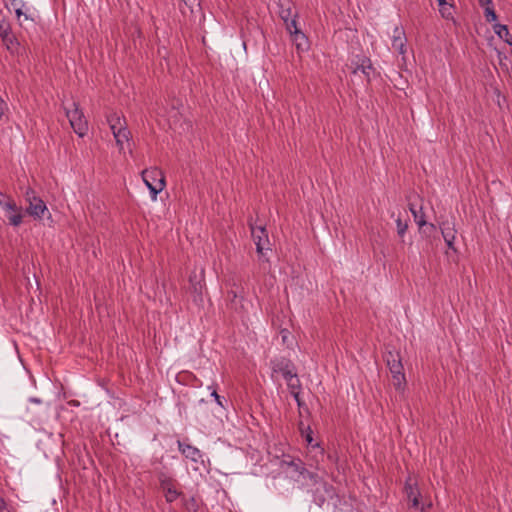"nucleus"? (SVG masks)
Wrapping results in <instances>:
<instances>
[{
  "mask_svg": "<svg viewBox=\"0 0 512 512\" xmlns=\"http://www.w3.org/2000/svg\"><path fill=\"white\" fill-rule=\"evenodd\" d=\"M0 208L3 210L9 225L18 227L22 224L24 218L23 208L18 205L13 198L0 192Z\"/></svg>",
  "mask_w": 512,
  "mask_h": 512,
  "instance_id": "1",
  "label": "nucleus"
},
{
  "mask_svg": "<svg viewBox=\"0 0 512 512\" xmlns=\"http://www.w3.org/2000/svg\"><path fill=\"white\" fill-rule=\"evenodd\" d=\"M107 122L115 138L116 145L120 151L124 150V144L130 140V131L126 127V121L117 113H111L107 116Z\"/></svg>",
  "mask_w": 512,
  "mask_h": 512,
  "instance_id": "2",
  "label": "nucleus"
},
{
  "mask_svg": "<svg viewBox=\"0 0 512 512\" xmlns=\"http://www.w3.org/2000/svg\"><path fill=\"white\" fill-rule=\"evenodd\" d=\"M142 179L151 193L152 200L165 188V176L161 169L151 167L142 171Z\"/></svg>",
  "mask_w": 512,
  "mask_h": 512,
  "instance_id": "3",
  "label": "nucleus"
},
{
  "mask_svg": "<svg viewBox=\"0 0 512 512\" xmlns=\"http://www.w3.org/2000/svg\"><path fill=\"white\" fill-rule=\"evenodd\" d=\"M65 110L66 116L74 132L80 137L85 136L88 130V123L77 103L72 102L69 106L65 107Z\"/></svg>",
  "mask_w": 512,
  "mask_h": 512,
  "instance_id": "4",
  "label": "nucleus"
},
{
  "mask_svg": "<svg viewBox=\"0 0 512 512\" xmlns=\"http://www.w3.org/2000/svg\"><path fill=\"white\" fill-rule=\"evenodd\" d=\"M24 196L26 202L28 203L26 213H28L34 219H42L45 211H47L45 202L36 195L32 188H27Z\"/></svg>",
  "mask_w": 512,
  "mask_h": 512,
  "instance_id": "5",
  "label": "nucleus"
},
{
  "mask_svg": "<svg viewBox=\"0 0 512 512\" xmlns=\"http://www.w3.org/2000/svg\"><path fill=\"white\" fill-rule=\"evenodd\" d=\"M303 480H309L311 485L317 486L315 493V501L319 504L325 501V495L332 493V487L328 485L323 479L314 472L306 470L305 478Z\"/></svg>",
  "mask_w": 512,
  "mask_h": 512,
  "instance_id": "6",
  "label": "nucleus"
},
{
  "mask_svg": "<svg viewBox=\"0 0 512 512\" xmlns=\"http://www.w3.org/2000/svg\"><path fill=\"white\" fill-rule=\"evenodd\" d=\"M0 38L10 54L18 52L20 43L12 32L10 22L5 19L0 21Z\"/></svg>",
  "mask_w": 512,
  "mask_h": 512,
  "instance_id": "7",
  "label": "nucleus"
},
{
  "mask_svg": "<svg viewBox=\"0 0 512 512\" xmlns=\"http://www.w3.org/2000/svg\"><path fill=\"white\" fill-rule=\"evenodd\" d=\"M157 478L160 487L165 492L166 501L168 503L174 502L181 495V493L178 492L175 488L176 480L172 476L163 471H160L157 474Z\"/></svg>",
  "mask_w": 512,
  "mask_h": 512,
  "instance_id": "8",
  "label": "nucleus"
},
{
  "mask_svg": "<svg viewBox=\"0 0 512 512\" xmlns=\"http://www.w3.org/2000/svg\"><path fill=\"white\" fill-rule=\"evenodd\" d=\"M253 241L256 245V251L260 256L265 255V251L271 250L268 232L264 226H253L250 224Z\"/></svg>",
  "mask_w": 512,
  "mask_h": 512,
  "instance_id": "9",
  "label": "nucleus"
},
{
  "mask_svg": "<svg viewBox=\"0 0 512 512\" xmlns=\"http://www.w3.org/2000/svg\"><path fill=\"white\" fill-rule=\"evenodd\" d=\"M272 376L274 374H281L285 380L291 378L295 373L293 363L285 357L274 358L270 361Z\"/></svg>",
  "mask_w": 512,
  "mask_h": 512,
  "instance_id": "10",
  "label": "nucleus"
},
{
  "mask_svg": "<svg viewBox=\"0 0 512 512\" xmlns=\"http://www.w3.org/2000/svg\"><path fill=\"white\" fill-rule=\"evenodd\" d=\"M287 31L290 33L292 41L295 44L298 52L308 50V39L306 35L297 27L296 19H291L290 23H288Z\"/></svg>",
  "mask_w": 512,
  "mask_h": 512,
  "instance_id": "11",
  "label": "nucleus"
},
{
  "mask_svg": "<svg viewBox=\"0 0 512 512\" xmlns=\"http://www.w3.org/2000/svg\"><path fill=\"white\" fill-rule=\"evenodd\" d=\"M351 68L353 74H356L359 71L362 72L368 82L370 81L371 72L374 71L370 58L365 55H356L351 61Z\"/></svg>",
  "mask_w": 512,
  "mask_h": 512,
  "instance_id": "12",
  "label": "nucleus"
},
{
  "mask_svg": "<svg viewBox=\"0 0 512 512\" xmlns=\"http://www.w3.org/2000/svg\"><path fill=\"white\" fill-rule=\"evenodd\" d=\"M443 239L449 249L456 251L454 242L456 239L457 230L455 228L454 220H444L439 224Z\"/></svg>",
  "mask_w": 512,
  "mask_h": 512,
  "instance_id": "13",
  "label": "nucleus"
},
{
  "mask_svg": "<svg viewBox=\"0 0 512 512\" xmlns=\"http://www.w3.org/2000/svg\"><path fill=\"white\" fill-rule=\"evenodd\" d=\"M392 47L402 56V59L405 60L407 52V38L405 31L401 26H395L393 30Z\"/></svg>",
  "mask_w": 512,
  "mask_h": 512,
  "instance_id": "14",
  "label": "nucleus"
},
{
  "mask_svg": "<svg viewBox=\"0 0 512 512\" xmlns=\"http://www.w3.org/2000/svg\"><path fill=\"white\" fill-rule=\"evenodd\" d=\"M178 448L187 459H190L191 461H193L196 464L204 463L203 455L198 448H196L190 444H184L180 441H178Z\"/></svg>",
  "mask_w": 512,
  "mask_h": 512,
  "instance_id": "15",
  "label": "nucleus"
},
{
  "mask_svg": "<svg viewBox=\"0 0 512 512\" xmlns=\"http://www.w3.org/2000/svg\"><path fill=\"white\" fill-rule=\"evenodd\" d=\"M204 288V270L201 269L199 274L195 272L189 276V291L195 296L201 297Z\"/></svg>",
  "mask_w": 512,
  "mask_h": 512,
  "instance_id": "16",
  "label": "nucleus"
},
{
  "mask_svg": "<svg viewBox=\"0 0 512 512\" xmlns=\"http://www.w3.org/2000/svg\"><path fill=\"white\" fill-rule=\"evenodd\" d=\"M282 466H286L291 472L298 474V478L296 480H300V478H305L306 468L304 463L300 459H292V460H284L282 462Z\"/></svg>",
  "mask_w": 512,
  "mask_h": 512,
  "instance_id": "17",
  "label": "nucleus"
},
{
  "mask_svg": "<svg viewBox=\"0 0 512 512\" xmlns=\"http://www.w3.org/2000/svg\"><path fill=\"white\" fill-rule=\"evenodd\" d=\"M227 301L230 309L238 313L242 311V297L238 295L236 290L231 289L227 292Z\"/></svg>",
  "mask_w": 512,
  "mask_h": 512,
  "instance_id": "18",
  "label": "nucleus"
},
{
  "mask_svg": "<svg viewBox=\"0 0 512 512\" xmlns=\"http://www.w3.org/2000/svg\"><path fill=\"white\" fill-rule=\"evenodd\" d=\"M493 31L501 40L512 46V35L510 34L507 25L495 23L493 25Z\"/></svg>",
  "mask_w": 512,
  "mask_h": 512,
  "instance_id": "19",
  "label": "nucleus"
},
{
  "mask_svg": "<svg viewBox=\"0 0 512 512\" xmlns=\"http://www.w3.org/2000/svg\"><path fill=\"white\" fill-rule=\"evenodd\" d=\"M6 7L8 9H13L19 25L23 27V21L21 19V9L24 8L27 4L23 0H5Z\"/></svg>",
  "mask_w": 512,
  "mask_h": 512,
  "instance_id": "20",
  "label": "nucleus"
},
{
  "mask_svg": "<svg viewBox=\"0 0 512 512\" xmlns=\"http://www.w3.org/2000/svg\"><path fill=\"white\" fill-rule=\"evenodd\" d=\"M409 209H410V211H411V213H412V215H413V217H414L415 222L417 223V225H418L420 228H421V227H423V226H426V225H427V222H426V219H425V214H424V212H423V210H422V207H420V209H419V210H417V209L415 208V206L411 204V205H410V207H409ZM428 226H429L432 230H434V229H435V225H434V224H432V223H431V224H428Z\"/></svg>",
  "mask_w": 512,
  "mask_h": 512,
  "instance_id": "21",
  "label": "nucleus"
},
{
  "mask_svg": "<svg viewBox=\"0 0 512 512\" xmlns=\"http://www.w3.org/2000/svg\"><path fill=\"white\" fill-rule=\"evenodd\" d=\"M408 500L411 502L412 507H418L419 505V492L416 487L410 483H406L405 486Z\"/></svg>",
  "mask_w": 512,
  "mask_h": 512,
  "instance_id": "22",
  "label": "nucleus"
},
{
  "mask_svg": "<svg viewBox=\"0 0 512 512\" xmlns=\"http://www.w3.org/2000/svg\"><path fill=\"white\" fill-rule=\"evenodd\" d=\"M21 19L23 21V24L25 22H30L34 24L36 19L35 10L29 5L24 6V8L21 9Z\"/></svg>",
  "mask_w": 512,
  "mask_h": 512,
  "instance_id": "23",
  "label": "nucleus"
},
{
  "mask_svg": "<svg viewBox=\"0 0 512 512\" xmlns=\"http://www.w3.org/2000/svg\"><path fill=\"white\" fill-rule=\"evenodd\" d=\"M286 383H287L290 393L300 392L301 382L297 376V373H295L291 378L286 380Z\"/></svg>",
  "mask_w": 512,
  "mask_h": 512,
  "instance_id": "24",
  "label": "nucleus"
},
{
  "mask_svg": "<svg viewBox=\"0 0 512 512\" xmlns=\"http://www.w3.org/2000/svg\"><path fill=\"white\" fill-rule=\"evenodd\" d=\"M388 366L392 376L403 374V366L399 360L394 359L392 362L388 360Z\"/></svg>",
  "mask_w": 512,
  "mask_h": 512,
  "instance_id": "25",
  "label": "nucleus"
},
{
  "mask_svg": "<svg viewBox=\"0 0 512 512\" xmlns=\"http://www.w3.org/2000/svg\"><path fill=\"white\" fill-rule=\"evenodd\" d=\"M484 8V16L487 22H496L497 21V14L494 10L493 4L489 6H485Z\"/></svg>",
  "mask_w": 512,
  "mask_h": 512,
  "instance_id": "26",
  "label": "nucleus"
},
{
  "mask_svg": "<svg viewBox=\"0 0 512 512\" xmlns=\"http://www.w3.org/2000/svg\"><path fill=\"white\" fill-rule=\"evenodd\" d=\"M439 5V12L441 13L442 17L445 19L452 18V6L449 5L446 1L445 4H438Z\"/></svg>",
  "mask_w": 512,
  "mask_h": 512,
  "instance_id": "27",
  "label": "nucleus"
},
{
  "mask_svg": "<svg viewBox=\"0 0 512 512\" xmlns=\"http://www.w3.org/2000/svg\"><path fill=\"white\" fill-rule=\"evenodd\" d=\"M392 382L396 389L402 390L406 383L404 373L392 376Z\"/></svg>",
  "mask_w": 512,
  "mask_h": 512,
  "instance_id": "28",
  "label": "nucleus"
},
{
  "mask_svg": "<svg viewBox=\"0 0 512 512\" xmlns=\"http://www.w3.org/2000/svg\"><path fill=\"white\" fill-rule=\"evenodd\" d=\"M397 233L400 237H403L408 229L407 221H403L400 217L396 219Z\"/></svg>",
  "mask_w": 512,
  "mask_h": 512,
  "instance_id": "29",
  "label": "nucleus"
},
{
  "mask_svg": "<svg viewBox=\"0 0 512 512\" xmlns=\"http://www.w3.org/2000/svg\"><path fill=\"white\" fill-rule=\"evenodd\" d=\"M280 17L285 22L286 29L288 30V23H290L291 19H295V15H292L291 11L289 9L282 10L280 12Z\"/></svg>",
  "mask_w": 512,
  "mask_h": 512,
  "instance_id": "30",
  "label": "nucleus"
},
{
  "mask_svg": "<svg viewBox=\"0 0 512 512\" xmlns=\"http://www.w3.org/2000/svg\"><path fill=\"white\" fill-rule=\"evenodd\" d=\"M303 435L305 437L306 442L309 445H312L313 437H312V430L310 429V427H307L306 431L303 432Z\"/></svg>",
  "mask_w": 512,
  "mask_h": 512,
  "instance_id": "31",
  "label": "nucleus"
},
{
  "mask_svg": "<svg viewBox=\"0 0 512 512\" xmlns=\"http://www.w3.org/2000/svg\"><path fill=\"white\" fill-rule=\"evenodd\" d=\"M184 2V4L191 10L193 11V8L195 6H200V3H199V0H182Z\"/></svg>",
  "mask_w": 512,
  "mask_h": 512,
  "instance_id": "32",
  "label": "nucleus"
},
{
  "mask_svg": "<svg viewBox=\"0 0 512 512\" xmlns=\"http://www.w3.org/2000/svg\"><path fill=\"white\" fill-rule=\"evenodd\" d=\"M211 396H212V397H214L215 401L217 402V404H218L220 407L224 408L223 400H222V398L217 394V392H216V389H215V388H213L212 393H211Z\"/></svg>",
  "mask_w": 512,
  "mask_h": 512,
  "instance_id": "33",
  "label": "nucleus"
},
{
  "mask_svg": "<svg viewBox=\"0 0 512 512\" xmlns=\"http://www.w3.org/2000/svg\"><path fill=\"white\" fill-rule=\"evenodd\" d=\"M185 506L188 510H191L192 508H194V510L196 511V501H195V498L192 497L190 500H188L186 503H185Z\"/></svg>",
  "mask_w": 512,
  "mask_h": 512,
  "instance_id": "34",
  "label": "nucleus"
},
{
  "mask_svg": "<svg viewBox=\"0 0 512 512\" xmlns=\"http://www.w3.org/2000/svg\"><path fill=\"white\" fill-rule=\"evenodd\" d=\"M479 2V5L483 8L485 6H489L491 4H493V1L492 0H478Z\"/></svg>",
  "mask_w": 512,
  "mask_h": 512,
  "instance_id": "35",
  "label": "nucleus"
},
{
  "mask_svg": "<svg viewBox=\"0 0 512 512\" xmlns=\"http://www.w3.org/2000/svg\"><path fill=\"white\" fill-rule=\"evenodd\" d=\"M291 395L296 400L297 404L299 406H301L302 403H301V399H300V392H294V393H291Z\"/></svg>",
  "mask_w": 512,
  "mask_h": 512,
  "instance_id": "36",
  "label": "nucleus"
},
{
  "mask_svg": "<svg viewBox=\"0 0 512 512\" xmlns=\"http://www.w3.org/2000/svg\"><path fill=\"white\" fill-rule=\"evenodd\" d=\"M6 506L7 505L5 500L2 497H0V512L4 511L6 509Z\"/></svg>",
  "mask_w": 512,
  "mask_h": 512,
  "instance_id": "37",
  "label": "nucleus"
},
{
  "mask_svg": "<svg viewBox=\"0 0 512 512\" xmlns=\"http://www.w3.org/2000/svg\"><path fill=\"white\" fill-rule=\"evenodd\" d=\"M438 2V4H445V1L446 0H436Z\"/></svg>",
  "mask_w": 512,
  "mask_h": 512,
  "instance_id": "38",
  "label": "nucleus"
}]
</instances>
